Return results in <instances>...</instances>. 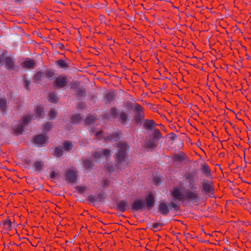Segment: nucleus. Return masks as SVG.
<instances>
[{"label": "nucleus", "instance_id": "obj_1", "mask_svg": "<svg viewBox=\"0 0 251 251\" xmlns=\"http://www.w3.org/2000/svg\"><path fill=\"white\" fill-rule=\"evenodd\" d=\"M118 152L115 157V160L118 165H120L126 158V151L127 149V144L126 143L118 144Z\"/></svg>", "mask_w": 251, "mask_h": 251}, {"label": "nucleus", "instance_id": "obj_2", "mask_svg": "<svg viewBox=\"0 0 251 251\" xmlns=\"http://www.w3.org/2000/svg\"><path fill=\"white\" fill-rule=\"evenodd\" d=\"M31 120V117L29 116H26L23 118V121L21 122L20 125L13 126V130L17 134H22L24 127Z\"/></svg>", "mask_w": 251, "mask_h": 251}, {"label": "nucleus", "instance_id": "obj_3", "mask_svg": "<svg viewBox=\"0 0 251 251\" xmlns=\"http://www.w3.org/2000/svg\"><path fill=\"white\" fill-rule=\"evenodd\" d=\"M77 172L76 169H72L68 170L66 173V181L68 183L75 182L76 178Z\"/></svg>", "mask_w": 251, "mask_h": 251}, {"label": "nucleus", "instance_id": "obj_4", "mask_svg": "<svg viewBox=\"0 0 251 251\" xmlns=\"http://www.w3.org/2000/svg\"><path fill=\"white\" fill-rule=\"evenodd\" d=\"M67 77L65 75H59L53 82V85L56 88H62L67 83Z\"/></svg>", "mask_w": 251, "mask_h": 251}, {"label": "nucleus", "instance_id": "obj_5", "mask_svg": "<svg viewBox=\"0 0 251 251\" xmlns=\"http://www.w3.org/2000/svg\"><path fill=\"white\" fill-rule=\"evenodd\" d=\"M135 110L136 114L134 117V120L136 122L138 123L144 118V113L143 107L138 104L135 105Z\"/></svg>", "mask_w": 251, "mask_h": 251}, {"label": "nucleus", "instance_id": "obj_6", "mask_svg": "<svg viewBox=\"0 0 251 251\" xmlns=\"http://www.w3.org/2000/svg\"><path fill=\"white\" fill-rule=\"evenodd\" d=\"M171 195L176 199L182 201L185 200V196L180 189L177 187H175L172 189L170 192Z\"/></svg>", "mask_w": 251, "mask_h": 251}, {"label": "nucleus", "instance_id": "obj_7", "mask_svg": "<svg viewBox=\"0 0 251 251\" xmlns=\"http://www.w3.org/2000/svg\"><path fill=\"white\" fill-rule=\"evenodd\" d=\"M213 191V184L210 181H204L202 184L201 191L206 195H209Z\"/></svg>", "mask_w": 251, "mask_h": 251}, {"label": "nucleus", "instance_id": "obj_8", "mask_svg": "<svg viewBox=\"0 0 251 251\" xmlns=\"http://www.w3.org/2000/svg\"><path fill=\"white\" fill-rule=\"evenodd\" d=\"M184 196L185 200H188L193 201L200 200V197L197 193L189 190H187L185 192Z\"/></svg>", "mask_w": 251, "mask_h": 251}, {"label": "nucleus", "instance_id": "obj_9", "mask_svg": "<svg viewBox=\"0 0 251 251\" xmlns=\"http://www.w3.org/2000/svg\"><path fill=\"white\" fill-rule=\"evenodd\" d=\"M185 177L188 181V187L191 190H195L196 189V179L194 176L190 173H188L186 175Z\"/></svg>", "mask_w": 251, "mask_h": 251}, {"label": "nucleus", "instance_id": "obj_10", "mask_svg": "<svg viewBox=\"0 0 251 251\" xmlns=\"http://www.w3.org/2000/svg\"><path fill=\"white\" fill-rule=\"evenodd\" d=\"M145 201L147 208L149 210L152 209L154 204V198L153 194L150 193L147 196Z\"/></svg>", "mask_w": 251, "mask_h": 251}, {"label": "nucleus", "instance_id": "obj_11", "mask_svg": "<svg viewBox=\"0 0 251 251\" xmlns=\"http://www.w3.org/2000/svg\"><path fill=\"white\" fill-rule=\"evenodd\" d=\"M36 63L34 60L26 58L22 64L21 66L23 68L32 69L34 68Z\"/></svg>", "mask_w": 251, "mask_h": 251}, {"label": "nucleus", "instance_id": "obj_12", "mask_svg": "<svg viewBox=\"0 0 251 251\" xmlns=\"http://www.w3.org/2000/svg\"><path fill=\"white\" fill-rule=\"evenodd\" d=\"M145 207V202L143 201L138 200L135 201L131 204L132 209L135 211L139 210Z\"/></svg>", "mask_w": 251, "mask_h": 251}, {"label": "nucleus", "instance_id": "obj_13", "mask_svg": "<svg viewBox=\"0 0 251 251\" xmlns=\"http://www.w3.org/2000/svg\"><path fill=\"white\" fill-rule=\"evenodd\" d=\"M159 211L164 215H167L169 212L168 204L165 202H161L159 206Z\"/></svg>", "mask_w": 251, "mask_h": 251}, {"label": "nucleus", "instance_id": "obj_14", "mask_svg": "<svg viewBox=\"0 0 251 251\" xmlns=\"http://www.w3.org/2000/svg\"><path fill=\"white\" fill-rule=\"evenodd\" d=\"M47 140V138L42 134L38 135L34 138V143L40 145L45 143Z\"/></svg>", "mask_w": 251, "mask_h": 251}, {"label": "nucleus", "instance_id": "obj_15", "mask_svg": "<svg viewBox=\"0 0 251 251\" xmlns=\"http://www.w3.org/2000/svg\"><path fill=\"white\" fill-rule=\"evenodd\" d=\"M110 153V151L108 149H105L102 152L97 151L95 152L93 154L94 157L95 158H99L101 155L102 154L106 157V158H108Z\"/></svg>", "mask_w": 251, "mask_h": 251}, {"label": "nucleus", "instance_id": "obj_16", "mask_svg": "<svg viewBox=\"0 0 251 251\" xmlns=\"http://www.w3.org/2000/svg\"><path fill=\"white\" fill-rule=\"evenodd\" d=\"M155 125V122L153 120H146L144 123V127L148 130L151 129Z\"/></svg>", "mask_w": 251, "mask_h": 251}, {"label": "nucleus", "instance_id": "obj_17", "mask_svg": "<svg viewBox=\"0 0 251 251\" xmlns=\"http://www.w3.org/2000/svg\"><path fill=\"white\" fill-rule=\"evenodd\" d=\"M6 67L7 69H14V62L11 57H7L5 59Z\"/></svg>", "mask_w": 251, "mask_h": 251}, {"label": "nucleus", "instance_id": "obj_18", "mask_svg": "<svg viewBox=\"0 0 251 251\" xmlns=\"http://www.w3.org/2000/svg\"><path fill=\"white\" fill-rule=\"evenodd\" d=\"M157 145V141H155L153 140H150L148 141L146 144V147L147 149H153L154 148L156 147Z\"/></svg>", "mask_w": 251, "mask_h": 251}, {"label": "nucleus", "instance_id": "obj_19", "mask_svg": "<svg viewBox=\"0 0 251 251\" xmlns=\"http://www.w3.org/2000/svg\"><path fill=\"white\" fill-rule=\"evenodd\" d=\"M117 207L119 210L123 212L126 209L127 203L125 201H121L117 204Z\"/></svg>", "mask_w": 251, "mask_h": 251}, {"label": "nucleus", "instance_id": "obj_20", "mask_svg": "<svg viewBox=\"0 0 251 251\" xmlns=\"http://www.w3.org/2000/svg\"><path fill=\"white\" fill-rule=\"evenodd\" d=\"M55 64L57 65L58 68H66L68 67V65L66 62L63 60L59 59L57 60L55 62Z\"/></svg>", "mask_w": 251, "mask_h": 251}, {"label": "nucleus", "instance_id": "obj_21", "mask_svg": "<svg viewBox=\"0 0 251 251\" xmlns=\"http://www.w3.org/2000/svg\"><path fill=\"white\" fill-rule=\"evenodd\" d=\"M35 115L37 118L43 117L44 114L42 107L38 106L36 108L35 110Z\"/></svg>", "mask_w": 251, "mask_h": 251}, {"label": "nucleus", "instance_id": "obj_22", "mask_svg": "<svg viewBox=\"0 0 251 251\" xmlns=\"http://www.w3.org/2000/svg\"><path fill=\"white\" fill-rule=\"evenodd\" d=\"M119 137L120 134L117 133H114L112 135L107 137H103L105 141H112L113 140H116V139L119 138Z\"/></svg>", "mask_w": 251, "mask_h": 251}, {"label": "nucleus", "instance_id": "obj_23", "mask_svg": "<svg viewBox=\"0 0 251 251\" xmlns=\"http://www.w3.org/2000/svg\"><path fill=\"white\" fill-rule=\"evenodd\" d=\"M6 100L5 99H0V111L4 112L6 108Z\"/></svg>", "mask_w": 251, "mask_h": 251}, {"label": "nucleus", "instance_id": "obj_24", "mask_svg": "<svg viewBox=\"0 0 251 251\" xmlns=\"http://www.w3.org/2000/svg\"><path fill=\"white\" fill-rule=\"evenodd\" d=\"M58 100L56 94L54 93H50L49 96V100L51 102H55Z\"/></svg>", "mask_w": 251, "mask_h": 251}, {"label": "nucleus", "instance_id": "obj_25", "mask_svg": "<svg viewBox=\"0 0 251 251\" xmlns=\"http://www.w3.org/2000/svg\"><path fill=\"white\" fill-rule=\"evenodd\" d=\"M81 119V117L79 114H77L73 116L71 118V121L74 124L78 123Z\"/></svg>", "mask_w": 251, "mask_h": 251}, {"label": "nucleus", "instance_id": "obj_26", "mask_svg": "<svg viewBox=\"0 0 251 251\" xmlns=\"http://www.w3.org/2000/svg\"><path fill=\"white\" fill-rule=\"evenodd\" d=\"M53 155L56 157H61L62 155V149L61 148H57L55 149Z\"/></svg>", "mask_w": 251, "mask_h": 251}, {"label": "nucleus", "instance_id": "obj_27", "mask_svg": "<svg viewBox=\"0 0 251 251\" xmlns=\"http://www.w3.org/2000/svg\"><path fill=\"white\" fill-rule=\"evenodd\" d=\"M201 171L203 174H204L205 175H206L207 176H208L210 174V169H209V167L206 165H203L202 166Z\"/></svg>", "mask_w": 251, "mask_h": 251}, {"label": "nucleus", "instance_id": "obj_28", "mask_svg": "<svg viewBox=\"0 0 251 251\" xmlns=\"http://www.w3.org/2000/svg\"><path fill=\"white\" fill-rule=\"evenodd\" d=\"M43 76L44 74L43 73L39 72L34 75L33 79L35 82H37L40 80Z\"/></svg>", "mask_w": 251, "mask_h": 251}, {"label": "nucleus", "instance_id": "obj_29", "mask_svg": "<svg viewBox=\"0 0 251 251\" xmlns=\"http://www.w3.org/2000/svg\"><path fill=\"white\" fill-rule=\"evenodd\" d=\"M44 166V164L42 161H37L34 164V167L37 170H41Z\"/></svg>", "mask_w": 251, "mask_h": 251}, {"label": "nucleus", "instance_id": "obj_30", "mask_svg": "<svg viewBox=\"0 0 251 251\" xmlns=\"http://www.w3.org/2000/svg\"><path fill=\"white\" fill-rule=\"evenodd\" d=\"M160 137V132L158 129H155L153 132V140L157 141Z\"/></svg>", "mask_w": 251, "mask_h": 251}, {"label": "nucleus", "instance_id": "obj_31", "mask_svg": "<svg viewBox=\"0 0 251 251\" xmlns=\"http://www.w3.org/2000/svg\"><path fill=\"white\" fill-rule=\"evenodd\" d=\"M127 115L125 112H122L120 114V120L123 124H125L127 120Z\"/></svg>", "mask_w": 251, "mask_h": 251}, {"label": "nucleus", "instance_id": "obj_32", "mask_svg": "<svg viewBox=\"0 0 251 251\" xmlns=\"http://www.w3.org/2000/svg\"><path fill=\"white\" fill-rule=\"evenodd\" d=\"M96 120V117L94 116L91 115L89 116L86 120V123L87 124H92L95 120Z\"/></svg>", "mask_w": 251, "mask_h": 251}, {"label": "nucleus", "instance_id": "obj_33", "mask_svg": "<svg viewBox=\"0 0 251 251\" xmlns=\"http://www.w3.org/2000/svg\"><path fill=\"white\" fill-rule=\"evenodd\" d=\"M64 147L66 150L69 151L72 149L73 145L72 143L70 141H66L64 143Z\"/></svg>", "mask_w": 251, "mask_h": 251}, {"label": "nucleus", "instance_id": "obj_34", "mask_svg": "<svg viewBox=\"0 0 251 251\" xmlns=\"http://www.w3.org/2000/svg\"><path fill=\"white\" fill-rule=\"evenodd\" d=\"M3 225L6 229H10L12 223L9 219H6L3 222Z\"/></svg>", "mask_w": 251, "mask_h": 251}, {"label": "nucleus", "instance_id": "obj_35", "mask_svg": "<svg viewBox=\"0 0 251 251\" xmlns=\"http://www.w3.org/2000/svg\"><path fill=\"white\" fill-rule=\"evenodd\" d=\"M54 75V72L52 71H48L45 73L46 77L50 79H51L53 77Z\"/></svg>", "mask_w": 251, "mask_h": 251}, {"label": "nucleus", "instance_id": "obj_36", "mask_svg": "<svg viewBox=\"0 0 251 251\" xmlns=\"http://www.w3.org/2000/svg\"><path fill=\"white\" fill-rule=\"evenodd\" d=\"M83 164L86 169H89L92 166V162L88 159L85 160L83 162Z\"/></svg>", "mask_w": 251, "mask_h": 251}, {"label": "nucleus", "instance_id": "obj_37", "mask_svg": "<svg viewBox=\"0 0 251 251\" xmlns=\"http://www.w3.org/2000/svg\"><path fill=\"white\" fill-rule=\"evenodd\" d=\"M51 128V125L49 123H47L44 125L43 127V131L47 132L49 131Z\"/></svg>", "mask_w": 251, "mask_h": 251}, {"label": "nucleus", "instance_id": "obj_38", "mask_svg": "<svg viewBox=\"0 0 251 251\" xmlns=\"http://www.w3.org/2000/svg\"><path fill=\"white\" fill-rule=\"evenodd\" d=\"M56 112L53 109H51L49 112V116L50 118H54L56 116Z\"/></svg>", "mask_w": 251, "mask_h": 251}, {"label": "nucleus", "instance_id": "obj_39", "mask_svg": "<svg viewBox=\"0 0 251 251\" xmlns=\"http://www.w3.org/2000/svg\"><path fill=\"white\" fill-rule=\"evenodd\" d=\"M76 190L78 192L82 193L85 191L86 187L85 186H78L76 188Z\"/></svg>", "mask_w": 251, "mask_h": 251}, {"label": "nucleus", "instance_id": "obj_40", "mask_svg": "<svg viewBox=\"0 0 251 251\" xmlns=\"http://www.w3.org/2000/svg\"><path fill=\"white\" fill-rule=\"evenodd\" d=\"M103 133L104 132L103 131H100V132H97L96 134V136L97 138V139H101L102 136H103Z\"/></svg>", "mask_w": 251, "mask_h": 251}, {"label": "nucleus", "instance_id": "obj_41", "mask_svg": "<svg viewBox=\"0 0 251 251\" xmlns=\"http://www.w3.org/2000/svg\"><path fill=\"white\" fill-rule=\"evenodd\" d=\"M171 206L172 208H174L175 210H178L179 208V206L177 205L174 202L171 203Z\"/></svg>", "mask_w": 251, "mask_h": 251}, {"label": "nucleus", "instance_id": "obj_42", "mask_svg": "<svg viewBox=\"0 0 251 251\" xmlns=\"http://www.w3.org/2000/svg\"><path fill=\"white\" fill-rule=\"evenodd\" d=\"M116 113H117L116 109L115 108H112L111 110V111H110L111 115L112 117H115L116 115Z\"/></svg>", "mask_w": 251, "mask_h": 251}, {"label": "nucleus", "instance_id": "obj_43", "mask_svg": "<svg viewBox=\"0 0 251 251\" xmlns=\"http://www.w3.org/2000/svg\"><path fill=\"white\" fill-rule=\"evenodd\" d=\"M24 86H25V89H28V87H29V81L28 80H25L24 82Z\"/></svg>", "mask_w": 251, "mask_h": 251}, {"label": "nucleus", "instance_id": "obj_44", "mask_svg": "<svg viewBox=\"0 0 251 251\" xmlns=\"http://www.w3.org/2000/svg\"><path fill=\"white\" fill-rule=\"evenodd\" d=\"M57 176V173H55L54 171H52L50 173V176L52 178H54L56 176Z\"/></svg>", "mask_w": 251, "mask_h": 251}, {"label": "nucleus", "instance_id": "obj_45", "mask_svg": "<svg viewBox=\"0 0 251 251\" xmlns=\"http://www.w3.org/2000/svg\"><path fill=\"white\" fill-rule=\"evenodd\" d=\"M4 59V56L3 55L0 56V66L3 65Z\"/></svg>", "mask_w": 251, "mask_h": 251}, {"label": "nucleus", "instance_id": "obj_46", "mask_svg": "<svg viewBox=\"0 0 251 251\" xmlns=\"http://www.w3.org/2000/svg\"><path fill=\"white\" fill-rule=\"evenodd\" d=\"M153 180H154V183L156 185H157L158 184H159L160 183V180L158 177H154Z\"/></svg>", "mask_w": 251, "mask_h": 251}, {"label": "nucleus", "instance_id": "obj_47", "mask_svg": "<svg viewBox=\"0 0 251 251\" xmlns=\"http://www.w3.org/2000/svg\"><path fill=\"white\" fill-rule=\"evenodd\" d=\"M109 184V180H105L103 181V187H106Z\"/></svg>", "mask_w": 251, "mask_h": 251}, {"label": "nucleus", "instance_id": "obj_48", "mask_svg": "<svg viewBox=\"0 0 251 251\" xmlns=\"http://www.w3.org/2000/svg\"><path fill=\"white\" fill-rule=\"evenodd\" d=\"M159 225V224L158 223H154L153 224L152 226L153 228H156L158 227Z\"/></svg>", "mask_w": 251, "mask_h": 251}, {"label": "nucleus", "instance_id": "obj_49", "mask_svg": "<svg viewBox=\"0 0 251 251\" xmlns=\"http://www.w3.org/2000/svg\"><path fill=\"white\" fill-rule=\"evenodd\" d=\"M83 103H80L78 105V108H81L83 107Z\"/></svg>", "mask_w": 251, "mask_h": 251}, {"label": "nucleus", "instance_id": "obj_50", "mask_svg": "<svg viewBox=\"0 0 251 251\" xmlns=\"http://www.w3.org/2000/svg\"><path fill=\"white\" fill-rule=\"evenodd\" d=\"M108 169V171L109 172H112V170H113V168L112 167H110Z\"/></svg>", "mask_w": 251, "mask_h": 251}]
</instances>
